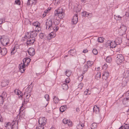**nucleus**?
<instances>
[{
    "instance_id": "nucleus-1",
    "label": "nucleus",
    "mask_w": 129,
    "mask_h": 129,
    "mask_svg": "<svg viewBox=\"0 0 129 129\" xmlns=\"http://www.w3.org/2000/svg\"><path fill=\"white\" fill-rule=\"evenodd\" d=\"M53 24L52 21L51 19H48L46 20V28L49 30H50L51 28H52V27Z\"/></svg>"
},
{
    "instance_id": "nucleus-2",
    "label": "nucleus",
    "mask_w": 129,
    "mask_h": 129,
    "mask_svg": "<svg viewBox=\"0 0 129 129\" xmlns=\"http://www.w3.org/2000/svg\"><path fill=\"white\" fill-rule=\"evenodd\" d=\"M0 39L2 44L3 45H7L9 44V40L7 37H1Z\"/></svg>"
},
{
    "instance_id": "nucleus-3",
    "label": "nucleus",
    "mask_w": 129,
    "mask_h": 129,
    "mask_svg": "<svg viewBox=\"0 0 129 129\" xmlns=\"http://www.w3.org/2000/svg\"><path fill=\"white\" fill-rule=\"evenodd\" d=\"M116 59L117 64H119L123 61L124 58L122 54H119L117 55Z\"/></svg>"
},
{
    "instance_id": "nucleus-4",
    "label": "nucleus",
    "mask_w": 129,
    "mask_h": 129,
    "mask_svg": "<svg viewBox=\"0 0 129 129\" xmlns=\"http://www.w3.org/2000/svg\"><path fill=\"white\" fill-rule=\"evenodd\" d=\"M46 119L44 117H40L39 120L38 122L40 125L39 126H43L45 125L46 122Z\"/></svg>"
},
{
    "instance_id": "nucleus-5",
    "label": "nucleus",
    "mask_w": 129,
    "mask_h": 129,
    "mask_svg": "<svg viewBox=\"0 0 129 129\" xmlns=\"http://www.w3.org/2000/svg\"><path fill=\"white\" fill-rule=\"evenodd\" d=\"M39 29H36L35 30L31 31L29 35L30 36V37H33V39H35V37L37 36V32H39V30H41L40 28H39Z\"/></svg>"
},
{
    "instance_id": "nucleus-6",
    "label": "nucleus",
    "mask_w": 129,
    "mask_h": 129,
    "mask_svg": "<svg viewBox=\"0 0 129 129\" xmlns=\"http://www.w3.org/2000/svg\"><path fill=\"white\" fill-rule=\"evenodd\" d=\"M30 59L29 58H24L23 60V64L25 66L28 65L30 63Z\"/></svg>"
},
{
    "instance_id": "nucleus-7",
    "label": "nucleus",
    "mask_w": 129,
    "mask_h": 129,
    "mask_svg": "<svg viewBox=\"0 0 129 129\" xmlns=\"http://www.w3.org/2000/svg\"><path fill=\"white\" fill-rule=\"evenodd\" d=\"M107 44H108V45L109 46L110 48H114L116 47V45H117L115 42H112L108 41L107 42Z\"/></svg>"
},
{
    "instance_id": "nucleus-8",
    "label": "nucleus",
    "mask_w": 129,
    "mask_h": 129,
    "mask_svg": "<svg viewBox=\"0 0 129 129\" xmlns=\"http://www.w3.org/2000/svg\"><path fill=\"white\" fill-rule=\"evenodd\" d=\"M29 54L30 56H33L35 54V49L33 48H29L27 51Z\"/></svg>"
},
{
    "instance_id": "nucleus-9",
    "label": "nucleus",
    "mask_w": 129,
    "mask_h": 129,
    "mask_svg": "<svg viewBox=\"0 0 129 129\" xmlns=\"http://www.w3.org/2000/svg\"><path fill=\"white\" fill-rule=\"evenodd\" d=\"M122 102L125 106H129V98H124Z\"/></svg>"
},
{
    "instance_id": "nucleus-10",
    "label": "nucleus",
    "mask_w": 129,
    "mask_h": 129,
    "mask_svg": "<svg viewBox=\"0 0 129 129\" xmlns=\"http://www.w3.org/2000/svg\"><path fill=\"white\" fill-rule=\"evenodd\" d=\"M78 21V17H77V15L76 14L73 17L72 22L73 24H75L77 23Z\"/></svg>"
},
{
    "instance_id": "nucleus-11",
    "label": "nucleus",
    "mask_w": 129,
    "mask_h": 129,
    "mask_svg": "<svg viewBox=\"0 0 129 129\" xmlns=\"http://www.w3.org/2000/svg\"><path fill=\"white\" fill-rule=\"evenodd\" d=\"M14 93L18 95L19 97H22L23 96L22 93L18 89H16L14 91Z\"/></svg>"
},
{
    "instance_id": "nucleus-12",
    "label": "nucleus",
    "mask_w": 129,
    "mask_h": 129,
    "mask_svg": "<svg viewBox=\"0 0 129 129\" xmlns=\"http://www.w3.org/2000/svg\"><path fill=\"white\" fill-rule=\"evenodd\" d=\"M109 76V72H105L102 75V78L103 79L106 80Z\"/></svg>"
},
{
    "instance_id": "nucleus-13",
    "label": "nucleus",
    "mask_w": 129,
    "mask_h": 129,
    "mask_svg": "<svg viewBox=\"0 0 129 129\" xmlns=\"http://www.w3.org/2000/svg\"><path fill=\"white\" fill-rule=\"evenodd\" d=\"M27 45H31L33 44L34 42L35 41V39H33L29 40L27 39Z\"/></svg>"
},
{
    "instance_id": "nucleus-14",
    "label": "nucleus",
    "mask_w": 129,
    "mask_h": 129,
    "mask_svg": "<svg viewBox=\"0 0 129 129\" xmlns=\"http://www.w3.org/2000/svg\"><path fill=\"white\" fill-rule=\"evenodd\" d=\"M37 0H28L27 5H29L30 4L35 5L37 3Z\"/></svg>"
},
{
    "instance_id": "nucleus-15",
    "label": "nucleus",
    "mask_w": 129,
    "mask_h": 129,
    "mask_svg": "<svg viewBox=\"0 0 129 129\" xmlns=\"http://www.w3.org/2000/svg\"><path fill=\"white\" fill-rule=\"evenodd\" d=\"M0 53L2 55H5L7 53V49L6 48H4L3 49H1Z\"/></svg>"
},
{
    "instance_id": "nucleus-16",
    "label": "nucleus",
    "mask_w": 129,
    "mask_h": 129,
    "mask_svg": "<svg viewBox=\"0 0 129 129\" xmlns=\"http://www.w3.org/2000/svg\"><path fill=\"white\" fill-rule=\"evenodd\" d=\"M9 83V81L7 80H3L2 82L1 86L3 87H4L8 85Z\"/></svg>"
},
{
    "instance_id": "nucleus-17",
    "label": "nucleus",
    "mask_w": 129,
    "mask_h": 129,
    "mask_svg": "<svg viewBox=\"0 0 129 129\" xmlns=\"http://www.w3.org/2000/svg\"><path fill=\"white\" fill-rule=\"evenodd\" d=\"M33 25L36 26V29H39V28H40V23L38 22V21H36L34 22L33 24Z\"/></svg>"
},
{
    "instance_id": "nucleus-18",
    "label": "nucleus",
    "mask_w": 129,
    "mask_h": 129,
    "mask_svg": "<svg viewBox=\"0 0 129 129\" xmlns=\"http://www.w3.org/2000/svg\"><path fill=\"white\" fill-rule=\"evenodd\" d=\"M124 78H127L129 76V71H126L124 72L123 75Z\"/></svg>"
},
{
    "instance_id": "nucleus-19",
    "label": "nucleus",
    "mask_w": 129,
    "mask_h": 129,
    "mask_svg": "<svg viewBox=\"0 0 129 129\" xmlns=\"http://www.w3.org/2000/svg\"><path fill=\"white\" fill-rule=\"evenodd\" d=\"M55 36V34L52 32H51L48 36V38L49 39H50L54 38Z\"/></svg>"
},
{
    "instance_id": "nucleus-20",
    "label": "nucleus",
    "mask_w": 129,
    "mask_h": 129,
    "mask_svg": "<svg viewBox=\"0 0 129 129\" xmlns=\"http://www.w3.org/2000/svg\"><path fill=\"white\" fill-rule=\"evenodd\" d=\"M115 42L116 45H118L120 44L121 43H122V40L121 39L119 38H117L115 41Z\"/></svg>"
},
{
    "instance_id": "nucleus-21",
    "label": "nucleus",
    "mask_w": 129,
    "mask_h": 129,
    "mask_svg": "<svg viewBox=\"0 0 129 129\" xmlns=\"http://www.w3.org/2000/svg\"><path fill=\"white\" fill-rule=\"evenodd\" d=\"M76 52V51L75 49H71L69 51V53L71 55L74 56Z\"/></svg>"
},
{
    "instance_id": "nucleus-22",
    "label": "nucleus",
    "mask_w": 129,
    "mask_h": 129,
    "mask_svg": "<svg viewBox=\"0 0 129 129\" xmlns=\"http://www.w3.org/2000/svg\"><path fill=\"white\" fill-rule=\"evenodd\" d=\"M93 110L94 112L96 113H98L100 112V109L99 107L95 106L93 108Z\"/></svg>"
},
{
    "instance_id": "nucleus-23",
    "label": "nucleus",
    "mask_w": 129,
    "mask_h": 129,
    "mask_svg": "<svg viewBox=\"0 0 129 129\" xmlns=\"http://www.w3.org/2000/svg\"><path fill=\"white\" fill-rule=\"evenodd\" d=\"M57 25H53V26L52 27V28H51L50 30H53V31L55 32H56L58 30V28L57 27Z\"/></svg>"
},
{
    "instance_id": "nucleus-24",
    "label": "nucleus",
    "mask_w": 129,
    "mask_h": 129,
    "mask_svg": "<svg viewBox=\"0 0 129 129\" xmlns=\"http://www.w3.org/2000/svg\"><path fill=\"white\" fill-rule=\"evenodd\" d=\"M89 67L87 65H85L84 66L83 71L82 74H84L85 73H86L88 70Z\"/></svg>"
},
{
    "instance_id": "nucleus-25",
    "label": "nucleus",
    "mask_w": 129,
    "mask_h": 129,
    "mask_svg": "<svg viewBox=\"0 0 129 129\" xmlns=\"http://www.w3.org/2000/svg\"><path fill=\"white\" fill-rule=\"evenodd\" d=\"M63 10L61 8H59L56 11V12L55 14V16H57V14L60 13H62V12H63Z\"/></svg>"
},
{
    "instance_id": "nucleus-26",
    "label": "nucleus",
    "mask_w": 129,
    "mask_h": 129,
    "mask_svg": "<svg viewBox=\"0 0 129 129\" xmlns=\"http://www.w3.org/2000/svg\"><path fill=\"white\" fill-rule=\"evenodd\" d=\"M62 89L64 90H67L69 88L68 85L67 83H64L62 85Z\"/></svg>"
},
{
    "instance_id": "nucleus-27",
    "label": "nucleus",
    "mask_w": 129,
    "mask_h": 129,
    "mask_svg": "<svg viewBox=\"0 0 129 129\" xmlns=\"http://www.w3.org/2000/svg\"><path fill=\"white\" fill-rule=\"evenodd\" d=\"M67 106L65 105L61 107L60 108V110L62 112H64L67 108Z\"/></svg>"
},
{
    "instance_id": "nucleus-28",
    "label": "nucleus",
    "mask_w": 129,
    "mask_h": 129,
    "mask_svg": "<svg viewBox=\"0 0 129 129\" xmlns=\"http://www.w3.org/2000/svg\"><path fill=\"white\" fill-rule=\"evenodd\" d=\"M101 73L100 72H98L96 74L95 76V78L96 80L99 79L101 77Z\"/></svg>"
},
{
    "instance_id": "nucleus-29",
    "label": "nucleus",
    "mask_w": 129,
    "mask_h": 129,
    "mask_svg": "<svg viewBox=\"0 0 129 129\" xmlns=\"http://www.w3.org/2000/svg\"><path fill=\"white\" fill-rule=\"evenodd\" d=\"M128 80L127 79L125 80L123 79V81L122 82V85L123 86H124L127 84Z\"/></svg>"
},
{
    "instance_id": "nucleus-30",
    "label": "nucleus",
    "mask_w": 129,
    "mask_h": 129,
    "mask_svg": "<svg viewBox=\"0 0 129 129\" xmlns=\"http://www.w3.org/2000/svg\"><path fill=\"white\" fill-rule=\"evenodd\" d=\"M120 28L124 32H125L126 30V26L123 25H121Z\"/></svg>"
},
{
    "instance_id": "nucleus-31",
    "label": "nucleus",
    "mask_w": 129,
    "mask_h": 129,
    "mask_svg": "<svg viewBox=\"0 0 129 129\" xmlns=\"http://www.w3.org/2000/svg\"><path fill=\"white\" fill-rule=\"evenodd\" d=\"M23 96L24 97H25L26 99H29V98L30 96V92H29L28 93H25L23 94Z\"/></svg>"
},
{
    "instance_id": "nucleus-32",
    "label": "nucleus",
    "mask_w": 129,
    "mask_h": 129,
    "mask_svg": "<svg viewBox=\"0 0 129 129\" xmlns=\"http://www.w3.org/2000/svg\"><path fill=\"white\" fill-rule=\"evenodd\" d=\"M64 13L63 12H62V13H60L58 14H57V15H58V16L59 18L61 19L64 16Z\"/></svg>"
},
{
    "instance_id": "nucleus-33",
    "label": "nucleus",
    "mask_w": 129,
    "mask_h": 129,
    "mask_svg": "<svg viewBox=\"0 0 129 129\" xmlns=\"http://www.w3.org/2000/svg\"><path fill=\"white\" fill-rule=\"evenodd\" d=\"M97 127V123H92L91 125V129H94Z\"/></svg>"
},
{
    "instance_id": "nucleus-34",
    "label": "nucleus",
    "mask_w": 129,
    "mask_h": 129,
    "mask_svg": "<svg viewBox=\"0 0 129 129\" xmlns=\"http://www.w3.org/2000/svg\"><path fill=\"white\" fill-rule=\"evenodd\" d=\"M104 39L103 37H99L98 38V42L100 43H103L104 41Z\"/></svg>"
},
{
    "instance_id": "nucleus-35",
    "label": "nucleus",
    "mask_w": 129,
    "mask_h": 129,
    "mask_svg": "<svg viewBox=\"0 0 129 129\" xmlns=\"http://www.w3.org/2000/svg\"><path fill=\"white\" fill-rule=\"evenodd\" d=\"M59 20L56 19H55L53 21V24L55 25H57L59 24Z\"/></svg>"
},
{
    "instance_id": "nucleus-36",
    "label": "nucleus",
    "mask_w": 129,
    "mask_h": 129,
    "mask_svg": "<svg viewBox=\"0 0 129 129\" xmlns=\"http://www.w3.org/2000/svg\"><path fill=\"white\" fill-rule=\"evenodd\" d=\"M53 99L54 103L55 104L58 103L59 102V99L56 96H55L53 98Z\"/></svg>"
},
{
    "instance_id": "nucleus-37",
    "label": "nucleus",
    "mask_w": 129,
    "mask_h": 129,
    "mask_svg": "<svg viewBox=\"0 0 129 129\" xmlns=\"http://www.w3.org/2000/svg\"><path fill=\"white\" fill-rule=\"evenodd\" d=\"M84 125L83 124H79L77 126V128L78 129H82Z\"/></svg>"
},
{
    "instance_id": "nucleus-38",
    "label": "nucleus",
    "mask_w": 129,
    "mask_h": 129,
    "mask_svg": "<svg viewBox=\"0 0 129 129\" xmlns=\"http://www.w3.org/2000/svg\"><path fill=\"white\" fill-rule=\"evenodd\" d=\"M71 73V71L69 70H67L65 72V75L68 77L69 76Z\"/></svg>"
},
{
    "instance_id": "nucleus-39",
    "label": "nucleus",
    "mask_w": 129,
    "mask_h": 129,
    "mask_svg": "<svg viewBox=\"0 0 129 129\" xmlns=\"http://www.w3.org/2000/svg\"><path fill=\"white\" fill-rule=\"evenodd\" d=\"M7 94L6 92L5 91L3 92L2 94V95L1 96L3 97V98L5 99L7 97Z\"/></svg>"
},
{
    "instance_id": "nucleus-40",
    "label": "nucleus",
    "mask_w": 129,
    "mask_h": 129,
    "mask_svg": "<svg viewBox=\"0 0 129 129\" xmlns=\"http://www.w3.org/2000/svg\"><path fill=\"white\" fill-rule=\"evenodd\" d=\"M25 38L27 39H28L29 40L33 39V37H30V36L29 35V34H28L26 35L25 36Z\"/></svg>"
},
{
    "instance_id": "nucleus-41",
    "label": "nucleus",
    "mask_w": 129,
    "mask_h": 129,
    "mask_svg": "<svg viewBox=\"0 0 129 129\" xmlns=\"http://www.w3.org/2000/svg\"><path fill=\"white\" fill-rule=\"evenodd\" d=\"M106 61L108 62H110L111 61V58L110 57H107L106 59Z\"/></svg>"
},
{
    "instance_id": "nucleus-42",
    "label": "nucleus",
    "mask_w": 129,
    "mask_h": 129,
    "mask_svg": "<svg viewBox=\"0 0 129 129\" xmlns=\"http://www.w3.org/2000/svg\"><path fill=\"white\" fill-rule=\"evenodd\" d=\"M93 64V62L90 61H88L87 62V64L86 65H87L88 67H89L92 65Z\"/></svg>"
},
{
    "instance_id": "nucleus-43",
    "label": "nucleus",
    "mask_w": 129,
    "mask_h": 129,
    "mask_svg": "<svg viewBox=\"0 0 129 129\" xmlns=\"http://www.w3.org/2000/svg\"><path fill=\"white\" fill-rule=\"evenodd\" d=\"M4 99L0 96V105L2 104L4 102Z\"/></svg>"
},
{
    "instance_id": "nucleus-44",
    "label": "nucleus",
    "mask_w": 129,
    "mask_h": 129,
    "mask_svg": "<svg viewBox=\"0 0 129 129\" xmlns=\"http://www.w3.org/2000/svg\"><path fill=\"white\" fill-rule=\"evenodd\" d=\"M83 84L82 83H80L78 85V88H79L80 89H81L82 87L83 86Z\"/></svg>"
},
{
    "instance_id": "nucleus-45",
    "label": "nucleus",
    "mask_w": 129,
    "mask_h": 129,
    "mask_svg": "<svg viewBox=\"0 0 129 129\" xmlns=\"http://www.w3.org/2000/svg\"><path fill=\"white\" fill-rule=\"evenodd\" d=\"M92 52L94 55H96L98 54V52L97 50L96 49H93Z\"/></svg>"
},
{
    "instance_id": "nucleus-46",
    "label": "nucleus",
    "mask_w": 129,
    "mask_h": 129,
    "mask_svg": "<svg viewBox=\"0 0 129 129\" xmlns=\"http://www.w3.org/2000/svg\"><path fill=\"white\" fill-rule=\"evenodd\" d=\"M68 120L66 118L64 119L63 120V122L64 124H66L68 123Z\"/></svg>"
},
{
    "instance_id": "nucleus-47",
    "label": "nucleus",
    "mask_w": 129,
    "mask_h": 129,
    "mask_svg": "<svg viewBox=\"0 0 129 129\" xmlns=\"http://www.w3.org/2000/svg\"><path fill=\"white\" fill-rule=\"evenodd\" d=\"M20 69H25V67L26 66L25 65L22 64H20Z\"/></svg>"
},
{
    "instance_id": "nucleus-48",
    "label": "nucleus",
    "mask_w": 129,
    "mask_h": 129,
    "mask_svg": "<svg viewBox=\"0 0 129 129\" xmlns=\"http://www.w3.org/2000/svg\"><path fill=\"white\" fill-rule=\"evenodd\" d=\"M89 90L87 89L86 91H85L84 92V94L86 95L87 94H90V92H89Z\"/></svg>"
},
{
    "instance_id": "nucleus-49",
    "label": "nucleus",
    "mask_w": 129,
    "mask_h": 129,
    "mask_svg": "<svg viewBox=\"0 0 129 129\" xmlns=\"http://www.w3.org/2000/svg\"><path fill=\"white\" fill-rule=\"evenodd\" d=\"M46 100L47 101H48L49 100V95L48 94H46L44 96Z\"/></svg>"
},
{
    "instance_id": "nucleus-50",
    "label": "nucleus",
    "mask_w": 129,
    "mask_h": 129,
    "mask_svg": "<svg viewBox=\"0 0 129 129\" xmlns=\"http://www.w3.org/2000/svg\"><path fill=\"white\" fill-rule=\"evenodd\" d=\"M20 3L21 2L20 0H18L15 1V4L17 5H20Z\"/></svg>"
},
{
    "instance_id": "nucleus-51",
    "label": "nucleus",
    "mask_w": 129,
    "mask_h": 129,
    "mask_svg": "<svg viewBox=\"0 0 129 129\" xmlns=\"http://www.w3.org/2000/svg\"><path fill=\"white\" fill-rule=\"evenodd\" d=\"M92 16V14L91 13H88L87 12V15L86 17H91Z\"/></svg>"
},
{
    "instance_id": "nucleus-52",
    "label": "nucleus",
    "mask_w": 129,
    "mask_h": 129,
    "mask_svg": "<svg viewBox=\"0 0 129 129\" xmlns=\"http://www.w3.org/2000/svg\"><path fill=\"white\" fill-rule=\"evenodd\" d=\"M67 124L68 125L70 126H72V122L70 120H68V123Z\"/></svg>"
},
{
    "instance_id": "nucleus-53",
    "label": "nucleus",
    "mask_w": 129,
    "mask_h": 129,
    "mask_svg": "<svg viewBox=\"0 0 129 129\" xmlns=\"http://www.w3.org/2000/svg\"><path fill=\"white\" fill-rule=\"evenodd\" d=\"M15 47H14L13 48H12V51L11 52V53L12 54H14L15 52Z\"/></svg>"
},
{
    "instance_id": "nucleus-54",
    "label": "nucleus",
    "mask_w": 129,
    "mask_h": 129,
    "mask_svg": "<svg viewBox=\"0 0 129 129\" xmlns=\"http://www.w3.org/2000/svg\"><path fill=\"white\" fill-rule=\"evenodd\" d=\"M87 12H86V11H83L82 13V15L83 16H86L87 15Z\"/></svg>"
},
{
    "instance_id": "nucleus-55",
    "label": "nucleus",
    "mask_w": 129,
    "mask_h": 129,
    "mask_svg": "<svg viewBox=\"0 0 129 129\" xmlns=\"http://www.w3.org/2000/svg\"><path fill=\"white\" fill-rule=\"evenodd\" d=\"M70 81V79L69 78H67L65 80V82L66 83H69Z\"/></svg>"
},
{
    "instance_id": "nucleus-56",
    "label": "nucleus",
    "mask_w": 129,
    "mask_h": 129,
    "mask_svg": "<svg viewBox=\"0 0 129 129\" xmlns=\"http://www.w3.org/2000/svg\"><path fill=\"white\" fill-rule=\"evenodd\" d=\"M124 129H128L129 128V125L127 124H126L124 126Z\"/></svg>"
},
{
    "instance_id": "nucleus-57",
    "label": "nucleus",
    "mask_w": 129,
    "mask_h": 129,
    "mask_svg": "<svg viewBox=\"0 0 129 129\" xmlns=\"http://www.w3.org/2000/svg\"><path fill=\"white\" fill-rule=\"evenodd\" d=\"M44 34L42 33H40L39 34V36L40 38L42 39L44 37Z\"/></svg>"
},
{
    "instance_id": "nucleus-58",
    "label": "nucleus",
    "mask_w": 129,
    "mask_h": 129,
    "mask_svg": "<svg viewBox=\"0 0 129 129\" xmlns=\"http://www.w3.org/2000/svg\"><path fill=\"white\" fill-rule=\"evenodd\" d=\"M29 99H24V102L25 104H26L27 102H28L29 101Z\"/></svg>"
},
{
    "instance_id": "nucleus-59",
    "label": "nucleus",
    "mask_w": 129,
    "mask_h": 129,
    "mask_svg": "<svg viewBox=\"0 0 129 129\" xmlns=\"http://www.w3.org/2000/svg\"><path fill=\"white\" fill-rule=\"evenodd\" d=\"M11 125V124L10 122H8V123H7L5 125V127H7L9 125Z\"/></svg>"
},
{
    "instance_id": "nucleus-60",
    "label": "nucleus",
    "mask_w": 129,
    "mask_h": 129,
    "mask_svg": "<svg viewBox=\"0 0 129 129\" xmlns=\"http://www.w3.org/2000/svg\"><path fill=\"white\" fill-rule=\"evenodd\" d=\"M49 10H47L45 11H44V13H45V14H43V16L44 17H45V16H46V14H47V13L48 12V11Z\"/></svg>"
},
{
    "instance_id": "nucleus-61",
    "label": "nucleus",
    "mask_w": 129,
    "mask_h": 129,
    "mask_svg": "<svg viewBox=\"0 0 129 129\" xmlns=\"http://www.w3.org/2000/svg\"><path fill=\"white\" fill-rule=\"evenodd\" d=\"M116 16V17H117L118 18H119V19H117L121 20V17L119 15H118L117 16H116L115 15H114V17H115V16Z\"/></svg>"
},
{
    "instance_id": "nucleus-62",
    "label": "nucleus",
    "mask_w": 129,
    "mask_h": 129,
    "mask_svg": "<svg viewBox=\"0 0 129 129\" xmlns=\"http://www.w3.org/2000/svg\"><path fill=\"white\" fill-rule=\"evenodd\" d=\"M25 69H20V72H21V73H23L25 71Z\"/></svg>"
},
{
    "instance_id": "nucleus-63",
    "label": "nucleus",
    "mask_w": 129,
    "mask_h": 129,
    "mask_svg": "<svg viewBox=\"0 0 129 129\" xmlns=\"http://www.w3.org/2000/svg\"><path fill=\"white\" fill-rule=\"evenodd\" d=\"M44 127L42 126H39L36 128L37 129H44Z\"/></svg>"
},
{
    "instance_id": "nucleus-64",
    "label": "nucleus",
    "mask_w": 129,
    "mask_h": 129,
    "mask_svg": "<svg viewBox=\"0 0 129 129\" xmlns=\"http://www.w3.org/2000/svg\"><path fill=\"white\" fill-rule=\"evenodd\" d=\"M88 50L87 49H85L83 50V52L84 53H85L88 52Z\"/></svg>"
}]
</instances>
